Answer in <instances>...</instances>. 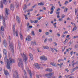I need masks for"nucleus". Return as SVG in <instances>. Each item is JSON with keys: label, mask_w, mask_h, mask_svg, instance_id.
<instances>
[{"label": "nucleus", "mask_w": 78, "mask_h": 78, "mask_svg": "<svg viewBox=\"0 0 78 78\" xmlns=\"http://www.w3.org/2000/svg\"><path fill=\"white\" fill-rule=\"evenodd\" d=\"M18 66L19 67H20V65L21 66L22 68L23 67V63H22V59L21 58L20 59L19 58L18 59Z\"/></svg>", "instance_id": "f03ea898"}, {"label": "nucleus", "mask_w": 78, "mask_h": 78, "mask_svg": "<svg viewBox=\"0 0 78 78\" xmlns=\"http://www.w3.org/2000/svg\"><path fill=\"white\" fill-rule=\"evenodd\" d=\"M29 56H30V58L32 61L33 60V55L31 53H30L29 54Z\"/></svg>", "instance_id": "4468645a"}, {"label": "nucleus", "mask_w": 78, "mask_h": 78, "mask_svg": "<svg viewBox=\"0 0 78 78\" xmlns=\"http://www.w3.org/2000/svg\"><path fill=\"white\" fill-rule=\"evenodd\" d=\"M23 72L24 75L25 76V78H28V77H27V73H26V71H25V70H24ZM23 78H25V77H24V76H23Z\"/></svg>", "instance_id": "a211bd4d"}, {"label": "nucleus", "mask_w": 78, "mask_h": 78, "mask_svg": "<svg viewBox=\"0 0 78 78\" xmlns=\"http://www.w3.org/2000/svg\"><path fill=\"white\" fill-rule=\"evenodd\" d=\"M26 41H31V38H26Z\"/></svg>", "instance_id": "7c9ffc66"}, {"label": "nucleus", "mask_w": 78, "mask_h": 78, "mask_svg": "<svg viewBox=\"0 0 78 78\" xmlns=\"http://www.w3.org/2000/svg\"><path fill=\"white\" fill-rule=\"evenodd\" d=\"M57 18H60V16H59V14L57 15Z\"/></svg>", "instance_id": "680f3d73"}, {"label": "nucleus", "mask_w": 78, "mask_h": 78, "mask_svg": "<svg viewBox=\"0 0 78 78\" xmlns=\"http://www.w3.org/2000/svg\"><path fill=\"white\" fill-rule=\"evenodd\" d=\"M20 37L21 38V39H23V36H22V35L21 34V33H20Z\"/></svg>", "instance_id": "f704fd0d"}, {"label": "nucleus", "mask_w": 78, "mask_h": 78, "mask_svg": "<svg viewBox=\"0 0 78 78\" xmlns=\"http://www.w3.org/2000/svg\"><path fill=\"white\" fill-rule=\"evenodd\" d=\"M18 45L19 46H20V41H18Z\"/></svg>", "instance_id": "6e6d98bb"}, {"label": "nucleus", "mask_w": 78, "mask_h": 78, "mask_svg": "<svg viewBox=\"0 0 78 78\" xmlns=\"http://www.w3.org/2000/svg\"><path fill=\"white\" fill-rule=\"evenodd\" d=\"M48 41H49V42H51V41H52V38H49L48 40Z\"/></svg>", "instance_id": "a19ab883"}, {"label": "nucleus", "mask_w": 78, "mask_h": 78, "mask_svg": "<svg viewBox=\"0 0 78 78\" xmlns=\"http://www.w3.org/2000/svg\"><path fill=\"white\" fill-rule=\"evenodd\" d=\"M53 75V73H49L48 74H46L45 75V76L47 78H52V77H51V76L52 75Z\"/></svg>", "instance_id": "20e7f679"}, {"label": "nucleus", "mask_w": 78, "mask_h": 78, "mask_svg": "<svg viewBox=\"0 0 78 78\" xmlns=\"http://www.w3.org/2000/svg\"><path fill=\"white\" fill-rule=\"evenodd\" d=\"M61 10V9H60V8H58L56 10L57 12H58L59 11H60Z\"/></svg>", "instance_id": "3c124183"}, {"label": "nucleus", "mask_w": 78, "mask_h": 78, "mask_svg": "<svg viewBox=\"0 0 78 78\" xmlns=\"http://www.w3.org/2000/svg\"><path fill=\"white\" fill-rule=\"evenodd\" d=\"M15 25H13V34H15Z\"/></svg>", "instance_id": "dca6fc26"}, {"label": "nucleus", "mask_w": 78, "mask_h": 78, "mask_svg": "<svg viewBox=\"0 0 78 78\" xmlns=\"http://www.w3.org/2000/svg\"><path fill=\"white\" fill-rule=\"evenodd\" d=\"M42 19V17L41 16H39L38 18H37V19H38V20H41Z\"/></svg>", "instance_id": "4c0bfd02"}, {"label": "nucleus", "mask_w": 78, "mask_h": 78, "mask_svg": "<svg viewBox=\"0 0 78 78\" xmlns=\"http://www.w3.org/2000/svg\"><path fill=\"white\" fill-rule=\"evenodd\" d=\"M4 45L5 47H6V40H4Z\"/></svg>", "instance_id": "4be33fe9"}, {"label": "nucleus", "mask_w": 78, "mask_h": 78, "mask_svg": "<svg viewBox=\"0 0 78 78\" xmlns=\"http://www.w3.org/2000/svg\"><path fill=\"white\" fill-rule=\"evenodd\" d=\"M10 64L11 63H9V62L8 63V62L7 63V69H11V67H10Z\"/></svg>", "instance_id": "2eb2a0df"}, {"label": "nucleus", "mask_w": 78, "mask_h": 78, "mask_svg": "<svg viewBox=\"0 0 78 78\" xmlns=\"http://www.w3.org/2000/svg\"><path fill=\"white\" fill-rule=\"evenodd\" d=\"M1 29L2 31H4V27L3 26H2L1 27Z\"/></svg>", "instance_id": "e433bc0d"}, {"label": "nucleus", "mask_w": 78, "mask_h": 78, "mask_svg": "<svg viewBox=\"0 0 78 78\" xmlns=\"http://www.w3.org/2000/svg\"><path fill=\"white\" fill-rule=\"evenodd\" d=\"M31 43L32 45H33V44H34L35 45H37V44H36V41H34V42L31 41Z\"/></svg>", "instance_id": "bb28decb"}, {"label": "nucleus", "mask_w": 78, "mask_h": 78, "mask_svg": "<svg viewBox=\"0 0 78 78\" xmlns=\"http://www.w3.org/2000/svg\"><path fill=\"white\" fill-rule=\"evenodd\" d=\"M41 59L42 60H44V61H46L47 60V57H45L44 56H42L40 57Z\"/></svg>", "instance_id": "0eeeda50"}, {"label": "nucleus", "mask_w": 78, "mask_h": 78, "mask_svg": "<svg viewBox=\"0 0 78 78\" xmlns=\"http://www.w3.org/2000/svg\"><path fill=\"white\" fill-rule=\"evenodd\" d=\"M0 33L2 37H4V34H3V32H1Z\"/></svg>", "instance_id": "72a5a7b5"}, {"label": "nucleus", "mask_w": 78, "mask_h": 78, "mask_svg": "<svg viewBox=\"0 0 78 78\" xmlns=\"http://www.w3.org/2000/svg\"><path fill=\"white\" fill-rule=\"evenodd\" d=\"M10 47L12 50V52L13 53H14V47H13V45H11V46H10Z\"/></svg>", "instance_id": "f8f14e48"}, {"label": "nucleus", "mask_w": 78, "mask_h": 78, "mask_svg": "<svg viewBox=\"0 0 78 78\" xmlns=\"http://www.w3.org/2000/svg\"><path fill=\"white\" fill-rule=\"evenodd\" d=\"M76 63L75 62V63H73V64H72V66H73V67H74V65H76Z\"/></svg>", "instance_id": "5fc2aeb1"}, {"label": "nucleus", "mask_w": 78, "mask_h": 78, "mask_svg": "<svg viewBox=\"0 0 78 78\" xmlns=\"http://www.w3.org/2000/svg\"><path fill=\"white\" fill-rule=\"evenodd\" d=\"M9 47H10L11 45H12V40L11 38V37H10V36H9Z\"/></svg>", "instance_id": "39448f33"}, {"label": "nucleus", "mask_w": 78, "mask_h": 78, "mask_svg": "<svg viewBox=\"0 0 78 78\" xmlns=\"http://www.w3.org/2000/svg\"><path fill=\"white\" fill-rule=\"evenodd\" d=\"M77 29V27H76L75 26L73 29V30H72V31H75V30H76Z\"/></svg>", "instance_id": "473e14b6"}, {"label": "nucleus", "mask_w": 78, "mask_h": 78, "mask_svg": "<svg viewBox=\"0 0 78 78\" xmlns=\"http://www.w3.org/2000/svg\"><path fill=\"white\" fill-rule=\"evenodd\" d=\"M36 6L37 5L35 4L34 6H32V8H35Z\"/></svg>", "instance_id": "a18cd8bd"}, {"label": "nucleus", "mask_w": 78, "mask_h": 78, "mask_svg": "<svg viewBox=\"0 0 78 78\" xmlns=\"http://www.w3.org/2000/svg\"><path fill=\"white\" fill-rule=\"evenodd\" d=\"M68 3H69V2H68V1H65L64 4L66 5V4H68Z\"/></svg>", "instance_id": "09e8293b"}, {"label": "nucleus", "mask_w": 78, "mask_h": 78, "mask_svg": "<svg viewBox=\"0 0 78 78\" xmlns=\"http://www.w3.org/2000/svg\"><path fill=\"white\" fill-rule=\"evenodd\" d=\"M7 56H6L4 58V61H5V62H7V64L8 63H9V59H8L7 58Z\"/></svg>", "instance_id": "9b49d317"}, {"label": "nucleus", "mask_w": 78, "mask_h": 78, "mask_svg": "<svg viewBox=\"0 0 78 78\" xmlns=\"http://www.w3.org/2000/svg\"><path fill=\"white\" fill-rule=\"evenodd\" d=\"M27 8V5H25L23 7L24 11H25V10H26V9Z\"/></svg>", "instance_id": "c756f323"}, {"label": "nucleus", "mask_w": 78, "mask_h": 78, "mask_svg": "<svg viewBox=\"0 0 78 78\" xmlns=\"http://www.w3.org/2000/svg\"><path fill=\"white\" fill-rule=\"evenodd\" d=\"M14 5L13 4H10V9L12 11H14Z\"/></svg>", "instance_id": "1a4fd4ad"}, {"label": "nucleus", "mask_w": 78, "mask_h": 78, "mask_svg": "<svg viewBox=\"0 0 78 78\" xmlns=\"http://www.w3.org/2000/svg\"><path fill=\"white\" fill-rule=\"evenodd\" d=\"M21 55L23 57V60L25 62V64H27V61L28 60V57L26 56L25 54L24 53H23V55L22 53H21Z\"/></svg>", "instance_id": "f257e3e1"}, {"label": "nucleus", "mask_w": 78, "mask_h": 78, "mask_svg": "<svg viewBox=\"0 0 78 78\" xmlns=\"http://www.w3.org/2000/svg\"><path fill=\"white\" fill-rule=\"evenodd\" d=\"M59 13H60V12H56V14H57V15L59 14Z\"/></svg>", "instance_id": "bf43d9fd"}, {"label": "nucleus", "mask_w": 78, "mask_h": 78, "mask_svg": "<svg viewBox=\"0 0 78 78\" xmlns=\"http://www.w3.org/2000/svg\"><path fill=\"white\" fill-rule=\"evenodd\" d=\"M46 70L48 72H52L53 71L51 69H47Z\"/></svg>", "instance_id": "412c9836"}, {"label": "nucleus", "mask_w": 78, "mask_h": 78, "mask_svg": "<svg viewBox=\"0 0 78 78\" xmlns=\"http://www.w3.org/2000/svg\"><path fill=\"white\" fill-rule=\"evenodd\" d=\"M73 51H72V52H70V55H71V56L72 55V54H73Z\"/></svg>", "instance_id": "e2e57ef3"}, {"label": "nucleus", "mask_w": 78, "mask_h": 78, "mask_svg": "<svg viewBox=\"0 0 78 78\" xmlns=\"http://www.w3.org/2000/svg\"><path fill=\"white\" fill-rule=\"evenodd\" d=\"M3 2L5 5H7V3H8V1L7 0H3Z\"/></svg>", "instance_id": "5701e85b"}, {"label": "nucleus", "mask_w": 78, "mask_h": 78, "mask_svg": "<svg viewBox=\"0 0 78 78\" xmlns=\"http://www.w3.org/2000/svg\"><path fill=\"white\" fill-rule=\"evenodd\" d=\"M65 17V15L64 14H62V18H64Z\"/></svg>", "instance_id": "8fccbe9b"}, {"label": "nucleus", "mask_w": 78, "mask_h": 78, "mask_svg": "<svg viewBox=\"0 0 78 78\" xmlns=\"http://www.w3.org/2000/svg\"><path fill=\"white\" fill-rule=\"evenodd\" d=\"M9 11V9L7 8H5V19L6 20H7L8 19V12Z\"/></svg>", "instance_id": "7ed1b4c3"}, {"label": "nucleus", "mask_w": 78, "mask_h": 78, "mask_svg": "<svg viewBox=\"0 0 78 78\" xmlns=\"http://www.w3.org/2000/svg\"><path fill=\"white\" fill-rule=\"evenodd\" d=\"M28 72L29 73V75L30 76V78H33V76H32V73L31 72V70H29L28 71Z\"/></svg>", "instance_id": "f3484780"}, {"label": "nucleus", "mask_w": 78, "mask_h": 78, "mask_svg": "<svg viewBox=\"0 0 78 78\" xmlns=\"http://www.w3.org/2000/svg\"><path fill=\"white\" fill-rule=\"evenodd\" d=\"M37 78H39V76H38V75H37L36 76Z\"/></svg>", "instance_id": "774afa93"}, {"label": "nucleus", "mask_w": 78, "mask_h": 78, "mask_svg": "<svg viewBox=\"0 0 78 78\" xmlns=\"http://www.w3.org/2000/svg\"><path fill=\"white\" fill-rule=\"evenodd\" d=\"M16 76L14 77V78H19V74H18V73L17 72H16Z\"/></svg>", "instance_id": "2f4dec72"}, {"label": "nucleus", "mask_w": 78, "mask_h": 78, "mask_svg": "<svg viewBox=\"0 0 78 78\" xmlns=\"http://www.w3.org/2000/svg\"><path fill=\"white\" fill-rule=\"evenodd\" d=\"M78 67H76L75 68H74L73 69V72H74V71H75V70H76V69H78Z\"/></svg>", "instance_id": "c9c22d12"}, {"label": "nucleus", "mask_w": 78, "mask_h": 78, "mask_svg": "<svg viewBox=\"0 0 78 78\" xmlns=\"http://www.w3.org/2000/svg\"><path fill=\"white\" fill-rule=\"evenodd\" d=\"M34 66L37 69H40V66L37 63H35Z\"/></svg>", "instance_id": "ddd939ff"}, {"label": "nucleus", "mask_w": 78, "mask_h": 78, "mask_svg": "<svg viewBox=\"0 0 78 78\" xmlns=\"http://www.w3.org/2000/svg\"><path fill=\"white\" fill-rule=\"evenodd\" d=\"M68 33V32H67V31H65V32H64V33H63V34H66V33Z\"/></svg>", "instance_id": "338daca9"}, {"label": "nucleus", "mask_w": 78, "mask_h": 78, "mask_svg": "<svg viewBox=\"0 0 78 78\" xmlns=\"http://www.w3.org/2000/svg\"><path fill=\"white\" fill-rule=\"evenodd\" d=\"M51 65H52L53 66H56V63L54 62H51L50 63Z\"/></svg>", "instance_id": "cd10ccee"}, {"label": "nucleus", "mask_w": 78, "mask_h": 78, "mask_svg": "<svg viewBox=\"0 0 78 78\" xmlns=\"http://www.w3.org/2000/svg\"><path fill=\"white\" fill-rule=\"evenodd\" d=\"M43 48H44V49H49V47L48 46H43Z\"/></svg>", "instance_id": "a878e982"}, {"label": "nucleus", "mask_w": 78, "mask_h": 78, "mask_svg": "<svg viewBox=\"0 0 78 78\" xmlns=\"http://www.w3.org/2000/svg\"><path fill=\"white\" fill-rule=\"evenodd\" d=\"M9 63L10 64H12V63H15V60L12 59L11 58H9Z\"/></svg>", "instance_id": "423d86ee"}, {"label": "nucleus", "mask_w": 78, "mask_h": 78, "mask_svg": "<svg viewBox=\"0 0 78 78\" xmlns=\"http://www.w3.org/2000/svg\"><path fill=\"white\" fill-rule=\"evenodd\" d=\"M66 40H67V42L68 41V39H66L65 41H64V44H65L66 43Z\"/></svg>", "instance_id": "13d9d810"}, {"label": "nucleus", "mask_w": 78, "mask_h": 78, "mask_svg": "<svg viewBox=\"0 0 78 78\" xmlns=\"http://www.w3.org/2000/svg\"><path fill=\"white\" fill-rule=\"evenodd\" d=\"M38 5L39 6H42L44 5V3H43L42 2H41L40 3H38Z\"/></svg>", "instance_id": "393cba45"}, {"label": "nucleus", "mask_w": 78, "mask_h": 78, "mask_svg": "<svg viewBox=\"0 0 78 78\" xmlns=\"http://www.w3.org/2000/svg\"><path fill=\"white\" fill-rule=\"evenodd\" d=\"M3 22L4 26V27H5V26H6V24L5 23V19H4L3 20Z\"/></svg>", "instance_id": "c85d7f7f"}, {"label": "nucleus", "mask_w": 78, "mask_h": 78, "mask_svg": "<svg viewBox=\"0 0 78 78\" xmlns=\"http://www.w3.org/2000/svg\"><path fill=\"white\" fill-rule=\"evenodd\" d=\"M69 51V49H67L66 50V53H67L68 52V51Z\"/></svg>", "instance_id": "4d7b16f0"}, {"label": "nucleus", "mask_w": 78, "mask_h": 78, "mask_svg": "<svg viewBox=\"0 0 78 78\" xmlns=\"http://www.w3.org/2000/svg\"><path fill=\"white\" fill-rule=\"evenodd\" d=\"M4 72L5 75L6 76H7V75H8L9 73L7 71L4 70Z\"/></svg>", "instance_id": "aec40b11"}, {"label": "nucleus", "mask_w": 78, "mask_h": 78, "mask_svg": "<svg viewBox=\"0 0 78 78\" xmlns=\"http://www.w3.org/2000/svg\"><path fill=\"white\" fill-rule=\"evenodd\" d=\"M64 61V60L63 59H59L58 60V62H61V61Z\"/></svg>", "instance_id": "58836bf2"}, {"label": "nucleus", "mask_w": 78, "mask_h": 78, "mask_svg": "<svg viewBox=\"0 0 78 78\" xmlns=\"http://www.w3.org/2000/svg\"><path fill=\"white\" fill-rule=\"evenodd\" d=\"M63 19L62 18H60L58 20V21H59V22L61 21Z\"/></svg>", "instance_id": "49530a36"}, {"label": "nucleus", "mask_w": 78, "mask_h": 78, "mask_svg": "<svg viewBox=\"0 0 78 78\" xmlns=\"http://www.w3.org/2000/svg\"><path fill=\"white\" fill-rule=\"evenodd\" d=\"M24 16L25 17V19H26V20H28V17H27V16L25 15H24Z\"/></svg>", "instance_id": "de8ad7c7"}, {"label": "nucleus", "mask_w": 78, "mask_h": 78, "mask_svg": "<svg viewBox=\"0 0 78 78\" xmlns=\"http://www.w3.org/2000/svg\"><path fill=\"white\" fill-rule=\"evenodd\" d=\"M54 9H55V6H52L51 7V11L50 12L51 14H53V11H54Z\"/></svg>", "instance_id": "6e6552de"}, {"label": "nucleus", "mask_w": 78, "mask_h": 78, "mask_svg": "<svg viewBox=\"0 0 78 78\" xmlns=\"http://www.w3.org/2000/svg\"><path fill=\"white\" fill-rule=\"evenodd\" d=\"M3 53L5 55H7V53H6V50L5 49H4Z\"/></svg>", "instance_id": "b1692460"}, {"label": "nucleus", "mask_w": 78, "mask_h": 78, "mask_svg": "<svg viewBox=\"0 0 78 78\" xmlns=\"http://www.w3.org/2000/svg\"><path fill=\"white\" fill-rule=\"evenodd\" d=\"M39 31L40 33H41V32H42V30L41 29H40L39 30Z\"/></svg>", "instance_id": "69168bd1"}, {"label": "nucleus", "mask_w": 78, "mask_h": 78, "mask_svg": "<svg viewBox=\"0 0 78 78\" xmlns=\"http://www.w3.org/2000/svg\"><path fill=\"white\" fill-rule=\"evenodd\" d=\"M16 20L18 23H20V18L18 16H16Z\"/></svg>", "instance_id": "9d476101"}, {"label": "nucleus", "mask_w": 78, "mask_h": 78, "mask_svg": "<svg viewBox=\"0 0 78 78\" xmlns=\"http://www.w3.org/2000/svg\"><path fill=\"white\" fill-rule=\"evenodd\" d=\"M37 22H38V20H36L34 21V23H37Z\"/></svg>", "instance_id": "37998d69"}, {"label": "nucleus", "mask_w": 78, "mask_h": 78, "mask_svg": "<svg viewBox=\"0 0 78 78\" xmlns=\"http://www.w3.org/2000/svg\"><path fill=\"white\" fill-rule=\"evenodd\" d=\"M0 7L2 9L3 8V2L2 1H1L0 2Z\"/></svg>", "instance_id": "6ab92c4d"}, {"label": "nucleus", "mask_w": 78, "mask_h": 78, "mask_svg": "<svg viewBox=\"0 0 78 78\" xmlns=\"http://www.w3.org/2000/svg\"><path fill=\"white\" fill-rule=\"evenodd\" d=\"M31 33L33 36H34L35 35V34H34V31H32Z\"/></svg>", "instance_id": "79ce46f5"}, {"label": "nucleus", "mask_w": 78, "mask_h": 78, "mask_svg": "<svg viewBox=\"0 0 78 78\" xmlns=\"http://www.w3.org/2000/svg\"><path fill=\"white\" fill-rule=\"evenodd\" d=\"M77 36H75L73 37V39H75V38H77Z\"/></svg>", "instance_id": "052dcab7"}, {"label": "nucleus", "mask_w": 78, "mask_h": 78, "mask_svg": "<svg viewBox=\"0 0 78 78\" xmlns=\"http://www.w3.org/2000/svg\"><path fill=\"white\" fill-rule=\"evenodd\" d=\"M16 35L17 37L19 36V34H18V32H17V31H16Z\"/></svg>", "instance_id": "ea45409f"}, {"label": "nucleus", "mask_w": 78, "mask_h": 78, "mask_svg": "<svg viewBox=\"0 0 78 78\" xmlns=\"http://www.w3.org/2000/svg\"><path fill=\"white\" fill-rule=\"evenodd\" d=\"M68 10V9L66 8V9H65L64 11V12H67Z\"/></svg>", "instance_id": "864d4df0"}, {"label": "nucleus", "mask_w": 78, "mask_h": 78, "mask_svg": "<svg viewBox=\"0 0 78 78\" xmlns=\"http://www.w3.org/2000/svg\"><path fill=\"white\" fill-rule=\"evenodd\" d=\"M45 34L46 35H48V34H49V32H47L45 33Z\"/></svg>", "instance_id": "603ef678"}, {"label": "nucleus", "mask_w": 78, "mask_h": 78, "mask_svg": "<svg viewBox=\"0 0 78 78\" xmlns=\"http://www.w3.org/2000/svg\"><path fill=\"white\" fill-rule=\"evenodd\" d=\"M32 27H33V26H29V27H28V28H32Z\"/></svg>", "instance_id": "0e129e2a"}, {"label": "nucleus", "mask_w": 78, "mask_h": 78, "mask_svg": "<svg viewBox=\"0 0 78 78\" xmlns=\"http://www.w3.org/2000/svg\"><path fill=\"white\" fill-rule=\"evenodd\" d=\"M50 48L52 52H54V49L52 48Z\"/></svg>", "instance_id": "c03bdc74"}]
</instances>
